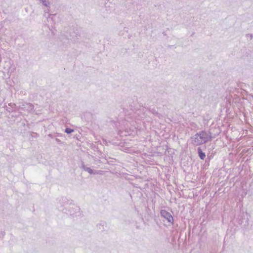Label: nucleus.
<instances>
[{
    "label": "nucleus",
    "instance_id": "obj_1",
    "mask_svg": "<svg viewBox=\"0 0 253 253\" xmlns=\"http://www.w3.org/2000/svg\"><path fill=\"white\" fill-rule=\"evenodd\" d=\"M198 137H199V139H200V140H199L198 144L205 143L209 140L208 135L205 132L202 131L200 132L199 134H198Z\"/></svg>",
    "mask_w": 253,
    "mask_h": 253
},
{
    "label": "nucleus",
    "instance_id": "obj_2",
    "mask_svg": "<svg viewBox=\"0 0 253 253\" xmlns=\"http://www.w3.org/2000/svg\"><path fill=\"white\" fill-rule=\"evenodd\" d=\"M161 214L162 216L166 218L169 222H172L173 221V217L169 212L165 210H162L161 211Z\"/></svg>",
    "mask_w": 253,
    "mask_h": 253
},
{
    "label": "nucleus",
    "instance_id": "obj_3",
    "mask_svg": "<svg viewBox=\"0 0 253 253\" xmlns=\"http://www.w3.org/2000/svg\"><path fill=\"white\" fill-rule=\"evenodd\" d=\"M198 151L200 159L203 160H204L205 158H206V155L205 153L203 152L202 150L200 148H198Z\"/></svg>",
    "mask_w": 253,
    "mask_h": 253
},
{
    "label": "nucleus",
    "instance_id": "obj_4",
    "mask_svg": "<svg viewBox=\"0 0 253 253\" xmlns=\"http://www.w3.org/2000/svg\"><path fill=\"white\" fill-rule=\"evenodd\" d=\"M73 131V130L71 128H66L65 129V132L67 133H70Z\"/></svg>",
    "mask_w": 253,
    "mask_h": 253
},
{
    "label": "nucleus",
    "instance_id": "obj_5",
    "mask_svg": "<svg viewBox=\"0 0 253 253\" xmlns=\"http://www.w3.org/2000/svg\"><path fill=\"white\" fill-rule=\"evenodd\" d=\"M91 171H92V170H91V169H90L88 170V171H89V172H91Z\"/></svg>",
    "mask_w": 253,
    "mask_h": 253
}]
</instances>
